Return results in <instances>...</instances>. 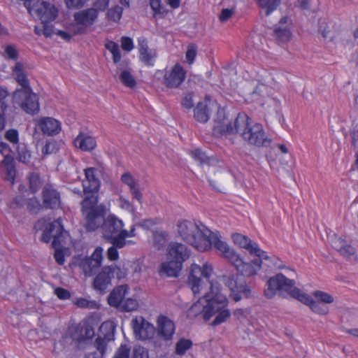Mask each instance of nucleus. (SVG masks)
<instances>
[{"instance_id": "nucleus-1", "label": "nucleus", "mask_w": 358, "mask_h": 358, "mask_svg": "<svg viewBox=\"0 0 358 358\" xmlns=\"http://www.w3.org/2000/svg\"><path fill=\"white\" fill-rule=\"evenodd\" d=\"M212 271V268L206 264L203 266L192 264L188 276V285L194 294H199L208 285L209 291L203 294L206 304L204 320L208 321L215 315L211 322V325L215 327L226 322L231 316V311L227 308L228 300L221 293L219 284L209 280Z\"/></svg>"}, {"instance_id": "nucleus-2", "label": "nucleus", "mask_w": 358, "mask_h": 358, "mask_svg": "<svg viewBox=\"0 0 358 358\" xmlns=\"http://www.w3.org/2000/svg\"><path fill=\"white\" fill-rule=\"evenodd\" d=\"M239 134L243 141L250 145L268 147L272 140L266 134L262 124L253 122L246 114L238 113L234 122L227 125L217 126L214 135L229 136Z\"/></svg>"}, {"instance_id": "nucleus-3", "label": "nucleus", "mask_w": 358, "mask_h": 358, "mask_svg": "<svg viewBox=\"0 0 358 358\" xmlns=\"http://www.w3.org/2000/svg\"><path fill=\"white\" fill-rule=\"evenodd\" d=\"M277 292L289 294L292 298L308 306L316 314L324 315L329 313V308L326 305L317 300H314L308 294L302 293L299 288L295 287L294 280L287 278L281 273L268 280L264 289V296L267 299H272L275 296Z\"/></svg>"}, {"instance_id": "nucleus-4", "label": "nucleus", "mask_w": 358, "mask_h": 358, "mask_svg": "<svg viewBox=\"0 0 358 358\" xmlns=\"http://www.w3.org/2000/svg\"><path fill=\"white\" fill-rule=\"evenodd\" d=\"M177 227L179 236L185 242L198 251H208L210 242L207 238L211 234V231L205 225L194 220H184L178 222Z\"/></svg>"}, {"instance_id": "nucleus-5", "label": "nucleus", "mask_w": 358, "mask_h": 358, "mask_svg": "<svg viewBox=\"0 0 358 358\" xmlns=\"http://www.w3.org/2000/svg\"><path fill=\"white\" fill-rule=\"evenodd\" d=\"M98 195H87L81 201V211L85 217V227L87 231H94L102 227L107 213L103 204L98 205Z\"/></svg>"}, {"instance_id": "nucleus-6", "label": "nucleus", "mask_w": 358, "mask_h": 358, "mask_svg": "<svg viewBox=\"0 0 358 358\" xmlns=\"http://www.w3.org/2000/svg\"><path fill=\"white\" fill-rule=\"evenodd\" d=\"M124 227L122 220L115 215H108L103 222L101 232L103 238L112 245L117 246L116 241L122 236Z\"/></svg>"}, {"instance_id": "nucleus-7", "label": "nucleus", "mask_w": 358, "mask_h": 358, "mask_svg": "<svg viewBox=\"0 0 358 358\" xmlns=\"http://www.w3.org/2000/svg\"><path fill=\"white\" fill-rule=\"evenodd\" d=\"M114 273L115 268L113 265L103 267L93 279V289L100 295L109 292L113 287L112 280L114 278Z\"/></svg>"}, {"instance_id": "nucleus-8", "label": "nucleus", "mask_w": 358, "mask_h": 358, "mask_svg": "<svg viewBox=\"0 0 358 358\" xmlns=\"http://www.w3.org/2000/svg\"><path fill=\"white\" fill-rule=\"evenodd\" d=\"M27 10L30 14L38 17L41 23L54 21L58 14V10L53 4L40 0L34 1V3Z\"/></svg>"}, {"instance_id": "nucleus-9", "label": "nucleus", "mask_w": 358, "mask_h": 358, "mask_svg": "<svg viewBox=\"0 0 358 358\" xmlns=\"http://www.w3.org/2000/svg\"><path fill=\"white\" fill-rule=\"evenodd\" d=\"M43 206L45 209H57L61 205L60 193L52 184H45L42 192Z\"/></svg>"}, {"instance_id": "nucleus-10", "label": "nucleus", "mask_w": 358, "mask_h": 358, "mask_svg": "<svg viewBox=\"0 0 358 358\" xmlns=\"http://www.w3.org/2000/svg\"><path fill=\"white\" fill-rule=\"evenodd\" d=\"M132 328L134 336L140 340L151 338L155 334V327L146 321L143 317H136L132 320Z\"/></svg>"}, {"instance_id": "nucleus-11", "label": "nucleus", "mask_w": 358, "mask_h": 358, "mask_svg": "<svg viewBox=\"0 0 358 358\" xmlns=\"http://www.w3.org/2000/svg\"><path fill=\"white\" fill-rule=\"evenodd\" d=\"M190 252L187 247L180 243L171 242L167 248V259L179 262L180 264L189 257Z\"/></svg>"}, {"instance_id": "nucleus-12", "label": "nucleus", "mask_w": 358, "mask_h": 358, "mask_svg": "<svg viewBox=\"0 0 358 358\" xmlns=\"http://www.w3.org/2000/svg\"><path fill=\"white\" fill-rule=\"evenodd\" d=\"M186 71L178 64H176L171 71L166 73L164 76V84L169 88H176L184 81Z\"/></svg>"}, {"instance_id": "nucleus-13", "label": "nucleus", "mask_w": 358, "mask_h": 358, "mask_svg": "<svg viewBox=\"0 0 358 358\" xmlns=\"http://www.w3.org/2000/svg\"><path fill=\"white\" fill-rule=\"evenodd\" d=\"M174 322L164 315H159L157 320V335L164 341H171L175 333Z\"/></svg>"}, {"instance_id": "nucleus-14", "label": "nucleus", "mask_w": 358, "mask_h": 358, "mask_svg": "<svg viewBox=\"0 0 358 358\" xmlns=\"http://www.w3.org/2000/svg\"><path fill=\"white\" fill-rule=\"evenodd\" d=\"M94 168H87L85 170L86 180L83 181V191L85 196L87 195H98L97 192L99 189L100 182L95 176Z\"/></svg>"}, {"instance_id": "nucleus-15", "label": "nucleus", "mask_w": 358, "mask_h": 358, "mask_svg": "<svg viewBox=\"0 0 358 358\" xmlns=\"http://www.w3.org/2000/svg\"><path fill=\"white\" fill-rule=\"evenodd\" d=\"M98 13L92 8L81 10L73 14V19L78 25L90 27L94 24L98 18Z\"/></svg>"}, {"instance_id": "nucleus-16", "label": "nucleus", "mask_w": 358, "mask_h": 358, "mask_svg": "<svg viewBox=\"0 0 358 358\" xmlns=\"http://www.w3.org/2000/svg\"><path fill=\"white\" fill-rule=\"evenodd\" d=\"M37 127L47 136L57 135L61 131V123L56 119L49 117L39 119Z\"/></svg>"}, {"instance_id": "nucleus-17", "label": "nucleus", "mask_w": 358, "mask_h": 358, "mask_svg": "<svg viewBox=\"0 0 358 358\" xmlns=\"http://www.w3.org/2000/svg\"><path fill=\"white\" fill-rule=\"evenodd\" d=\"M22 95L24 100L20 104L21 108L29 114L34 115L38 113L39 104L37 95L27 90L22 92Z\"/></svg>"}, {"instance_id": "nucleus-18", "label": "nucleus", "mask_w": 358, "mask_h": 358, "mask_svg": "<svg viewBox=\"0 0 358 358\" xmlns=\"http://www.w3.org/2000/svg\"><path fill=\"white\" fill-rule=\"evenodd\" d=\"M128 289L129 288L127 285H122L115 287L108 296V304L118 309L123 302Z\"/></svg>"}, {"instance_id": "nucleus-19", "label": "nucleus", "mask_w": 358, "mask_h": 358, "mask_svg": "<svg viewBox=\"0 0 358 358\" xmlns=\"http://www.w3.org/2000/svg\"><path fill=\"white\" fill-rule=\"evenodd\" d=\"M182 265L179 262L168 259L163 262L159 268V274L167 277H177L182 269Z\"/></svg>"}, {"instance_id": "nucleus-20", "label": "nucleus", "mask_w": 358, "mask_h": 358, "mask_svg": "<svg viewBox=\"0 0 358 358\" xmlns=\"http://www.w3.org/2000/svg\"><path fill=\"white\" fill-rule=\"evenodd\" d=\"M262 267V261L260 259H253L251 263L242 261V263L236 268L237 271L241 275L250 277L257 274V271Z\"/></svg>"}, {"instance_id": "nucleus-21", "label": "nucleus", "mask_w": 358, "mask_h": 358, "mask_svg": "<svg viewBox=\"0 0 358 358\" xmlns=\"http://www.w3.org/2000/svg\"><path fill=\"white\" fill-rule=\"evenodd\" d=\"M75 146L83 151H91L96 145L95 138L86 134L80 132L74 140Z\"/></svg>"}, {"instance_id": "nucleus-22", "label": "nucleus", "mask_w": 358, "mask_h": 358, "mask_svg": "<svg viewBox=\"0 0 358 358\" xmlns=\"http://www.w3.org/2000/svg\"><path fill=\"white\" fill-rule=\"evenodd\" d=\"M48 231L53 235V240L52 241V247L56 248V247L61 246L60 238L62 236L64 231L62 221L60 219H57L53 222L48 224L46 227Z\"/></svg>"}, {"instance_id": "nucleus-23", "label": "nucleus", "mask_w": 358, "mask_h": 358, "mask_svg": "<svg viewBox=\"0 0 358 358\" xmlns=\"http://www.w3.org/2000/svg\"><path fill=\"white\" fill-rule=\"evenodd\" d=\"M105 47L113 55V60L117 65V69H122L124 66L129 65V61L127 60H123L121 62V52L120 47L117 43L110 41L106 43Z\"/></svg>"}, {"instance_id": "nucleus-24", "label": "nucleus", "mask_w": 358, "mask_h": 358, "mask_svg": "<svg viewBox=\"0 0 358 358\" xmlns=\"http://www.w3.org/2000/svg\"><path fill=\"white\" fill-rule=\"evenodd\" d=\"M334 248L338 250L340 254L347 259H356L357 254L356 250L352 245L347 244L346 242L339 238L336 243Z\"/></svg>"}, {"instance_id": "nucleus-25", "label": "nucleus", "mask_w": 358, "mask_h": 358, "mask_svg": "<svg viewBox=\"0 0 358 358\" xmlns=\"http://www.w3.org/2000/svg\"><path fill=\"white\" fill-rule=\"evenodd\" d=\"M208 242H210L209 248L208 250H210L213 245L215 249L219 250L222 255L224 257L230 250L229 246L224 241H221L217 234H214L211 231V234L207 238Z\"/></svg>"}, {"instance_id": "nucleus-26", "label": "nucleus", "mask_w": 358, "mask_h": 358, "mask_svg": "<svg viewBox=\"0 0 358 358\" xmlns=\"http://www.w3.org/2000/svg\"><path fill=\"white\" fill-rule=\"evenodd\" d=\"M24 64L21 62H17L13 67L12 71L16 76V80L22 88L29 90V83L27 75L24 73Z\"/></svg>"}, {"instance_id": "nucleus-27", "label": "nucleus", "mask_w": 358, "mask_h": 358, "mask_svg": "<svg viewBox=\"0 0 358 358\" xmlns=\"http://www.w3.org/2000/svg\"><path fill=\"white\" fill-rule=\"evenodd\" d=\"M233 241L236 245H238L242 248L247 250L251 255V251H253V248H255L257 243L252 241L246 236H243L241 234H234L232 236Z\"/></svg>"}, {"instance_id": "nucleus-28", "label": "nucleus", "mask_w": 358, "mask_h": 358, "mask_svg": "<svg viewBox=\"0 0 358 358\" xmlns=\"http://www.w3.org/2000/svg\"><path fill=\"white\" fill-rule=\"evenodd\" d=\"M194 117L196 121L205 123L210 118V110L206 102H199L194 110Z\"/></svg>"}, {"instance_id": "nucleus-29", "label": "nucleus", "mask_w": 358, "mask_h": 358, "mask_svg": "<svg viewBox=\"0 0 358 358\" xmlns=\"http://www.w3.org/2000/svg\"><path fill=\"white\" fill-rule=\"evenodd\" d=\"M203 296L200 298L196 302L192 305L188 309L187 315L189 318H195L199 315H201L204 320V315L206 312V304Z\"/></svg>"}, {"instance_id": "nucleus-30", "label": "nucleus", "mask_w": 358, "mask_h": 358, "mask_svg": "<svg viewBox=\"0 0 358 358\" xmlns=\"http://www.w3.org/2000/svg\"><path fill=\"white\" fill-rule=\"evenodd\" d=\"M252 294L251 289L246 285L242 284L236 285L233 292H230V297L236 302H238L243 298H250Z\"/></svg>"}, {"instance_id": "nucleus-31", "label": "nucleus", "mask_w": 358, "mask_h": 358, "mask_svg": "<svg viewBox=\"0 0 358 358\" xmlns=\"http://www.w3.org/2000/svg\"><path fill=\"white\" fill-rule=\"evenodd\" d=\"M127 67L128 66H124L122 69H117L120 71L119 79L127 87L134 88L136 85V81L131 73L127 69Z\"/></svg>"}, {"instance_id": "nucleus-32", "label": "nucleus", "mask_w": 358, "mask_h": 358, "mask_svg": "<svg viewBox=\"0 0 358 358\" xmlns=\"http://www.w3.org/2000/svg\"><path fill=\"white\" fill-rule=\"evenodd\" d=\"M2 163L6 168V179L13 183L16 173L14 159L10 155H6Z\"/></svg>"}, {"instance_id": "nucleus-33", "label": "nucleus", "mask_w": 358, "mask_h": 358, "mask_svg": "<svg viewBox=\"0 0 358 358\" xmlns=\"http://www.w3.org/2000/svg\"><path fill=\"white\" fill-rule=\"evenodd\" d=\"M77 331L80 333V336L77 338L79 342L91 339L94 336V328L88 323L79 324L77 327Z\"/></svg>"}, {"instance_id": "nucleus-34", "label": "nucleus", "mask_w": 358, "mask_h": 358, "mask_svg": "<svg viewBox=\"0 0 358 358\" xmlns=\"http://www.w3.org/2000/svg\"><path fill=\"white\" fill-rule=\"evenodd\" d=\"M106 18L108 21L119 22L123 13V6L115 5L106 10Z\"/></svg>"}, {"instance_id": "nucleus-35", "label": "nucleus", "mask_w": 358, "mask_h": 358, "mask_svg": "<svg viewBox=\"0 0 358 358\" xmlns=\"http://www.w3.org/2000/svg\"><path fill=\"white\" fill-rule=\"evenodd\" d=\"M259 7L265 10V15L268 16L276 10L280 3V0H255Z\"/></svg>"}, {"instance_id": "nucleus-36", "label": "nucleus", "mask_w": 358, "mask_h": 358, "mask_svg": "<svg viewBox=\"0 0 358 358\" xmlns=\"http://www.w3.org/2000/svg\"><path fill=\"white\" fill-rule=\"evenodd\" d=\"M150 6L155 17H164L168 13L165 6L162 5L161 0H150Z\"/></svg>"}, {"instance_id": "nucleus-37", "label": "nucleus", "mask_w": 358, "mask_h": 358, "mask_svg": "<svg viewBox=\"0 0 358 358\" xmlns=\"http://www.w3.org/2000/svg\"><path fill=\"white\" fill-rule=\"evenodd\" d=\"M27 178L29 180V189H30L31 192L33 194L38 192V190L39 189V188L41 187V186L42 185V182H41L39 174L37 173H34V172L30 173L28 175Z\"/></svg>"}, {"instance_id": "nucleus-38", "label": "nucleus", "mask_w": 358, "mask_h": 358, "mask_svg": "<svg viewBox=\"0 0 358 358\" xmlns=\"http://www.w3.org/2000/svg\"><path fill=\"white\" fill-rule=\"evenodd\" d=\"M192 346V342L189 339L180 338L176 345V353L183 355Z\"/></svg>"}, {"instance_id": "nucleus-39", "label": "nucleus", "mask_w": 358, "mask_h": 358, "mask_svg": "<svg viewBox=\"0 0 358 358\" xmlns=\"http://www.w3.org/2000/svg\"><path fill=\"white\" fill-rule=\"evenodd\" d=\"M17 159L19 162L28 164L30 162L31 159V153L27 150V147L24 144H20L17 145Z\"/></svg>"}, {"instance_id": "nucleus-40", "label": "nucleus", "mask_w": 358, "mask_h": 358, "mask_svg": "<svg viewBox=\"0 0 358 358\" xmlns=\"http://www.w3.org/2000/svg\"><path fill=\"white\" fill-rule=\"evenodd\" d=\"M27 209L31 214H37L43 208L36 197H32L27 200Z\"/></svg>"}, {"instance_id": "nucleus-41", "label": "nucleus", "mask_w": 358, "mask_h": 358, "mask_svg": "<svg viewBox=\"0 0 358 358\" xmlns=\"http://www.w3.org/2000/svg\"><path fill=\"white\" fill-rule=\"evenodd\" d=\"M313 295L316 300L324 305L332 303L334 301V298L332 295L323 291L316 290L313 292Z\"/></svg>"}, {"instance_id": "nucleus-42", "label": "nucleus", "mask_w": 358, "mask_h": 358, "mask_svg": "<svg viewBox=\"0 0 358 358\" xmlns=\"http://www.w3.org/2000/svg\"><path fill=\"white\" fill-rule=\"evenodd\" d=\"M138 306V301L132 298L124 299L118 309L122 312H131L137 309Z\"/></svg>"}, {"instance_id": "nucleus-43", "label": "nucleus", "mask_w": 358, "mask_h": 358, "mask_svg": "<svg viewBox=\"0 0 358 358\" xmlns=\"http://www.w3.org/2000/svg\"><path fill=\"white\" fill-rule=\"evenodd\" d=\"M192 157L201 165L209 164L210 158L206 155L201 149H195L192 151Z\"/></svg>"}, {"instance_id": "nucleus-44", "label": "nucleus", "mask_w": 358, "mask_h": 358, "mask_svg": "<svg viewBox=\"0 0 358 358\" xmlns=\"http://www.w3.org/2000/svg\"><path fill=\"white\" fill-rule=\"evenodd\" d=\"M140 53V59L141 61L145 63L148 66L153 65V59L156 57L157 54L155 51H153L150 49L146 50V51H143Z\"/></svg>"}, {"instance_id": "nucleus-45", "label": "nucleus", "mask_w": 358, "mask_h": 358, "mask_svg": "<svg viewBox=\"0 0 358 358\" xmlns=\"http://www.w3.org/2000/svg\"><path fill=\"white\" fill-rule=\"evenodd\" d=\"M232 265L235 266L236 268L242 263L243 259L241 256L236 253L234 250L231 249L224 256Z\"/></svg>"}, {"instance_id": "nucleus-46", "label": "nucleus", "mask_w": 358, "mask_h": 358, "mask_svg": "<svg viewBox=\"0 0 358 358\" xmlns=\"http://www.w3.org/2000/svg\"><path fill=\"white\" fill-rule=\"evenodd\" d=\"M135 228L133 227L130 231H127L123 228L122 233L121 234V236L118 240L116 241V244L119 248H124L127 244L126 238L127 237H133L135 236Z\"/></svg>"}, {"instance_id": "nucleus-47", "label": "nucleus", "mask_w": 358, "mask_h": 358, "mask_svg": "<svg viewBox=\"0 0 358 358\" xmlns=\"http://www.w3.org/2000/svg\"><path fill=\"white\" fill-rule=\"evenodd\" d=\"M274 36L282 41H287L289 39L290 32L287 28H281L275 26L273 29Z\"/></svg>"}, {"instance_id": "nucleus-48", "label": "nucleus", "mask_w": 358, "mask_h": 358, "mask_svg": "<svg viewBox=\"0 0 358 358\" xmlns=\"http://www.w3.org/2000/svg\"><path fill=\"white\" fill-rule=\"evenodd\" d=\"M95 262L91 259H86L83 264V268L85 273L87 275H92L95 269L101 266V265H96L94 264Z\"/></svg>"}, {"instance_id": "nucleus-49", "label": "nucleus", "mask_w": 358, "mask_h": 358, "mask_svg": "<svg viewBox=\"0 0 358 358\" xmlns=\"http://www.w3.org/2000/svg\"><path fill=\"white\" fill-rule=\"evenodd\" d=\"M110 1V0H95L91 8L95 10L99 14V12H103L107 10Z\"/></svg>"}, {"instance_id": "nucleus-50", "label": "nucleus", "mask_w": 358, "mask_h": 358, "mask_svg": "<svg viewBox=\"0 0 358 358\" xmlns=\"http://www.w3.org/2000/svg\"><path fill=\"white\" fill-rule=\"evenodd\" d=\"M121 180L124 184L127 185L129 187V189L132 188L134 189V187L138 185L131 173L128 172L122 175Z\"/></svg>"}, {"instance_id": "nucleus-51", "label": "nucleus", "mask_w": 358, "mask_h": 358, "mask_svg": "<svg viewBox=\"0 0 358 358\" xmlns=\"http://www.w3.org/2000/svg\"><path fill=\"white\" fill-rule=\"evenodd\" d=\"M5 138L13 144H18L19 134L15 129H10L6 131Z\"/></svg>"}, {"instance_id": "nucleus-52", "label": "nucleus", "mask_w": 358, "mask_h": 358, "mask_svg": "<svg viewBox=\"0 0 358 358\" xmlns=\"http://www.w3.org/2000/svg\"><path fill=\"white\" fill-rule=\"evenodd\" d=\"M130 348L127 345H121L117 350L113 358H129Z\"/></svg>"}, {"instance_id": "nucleus-53", "label": "nucleus", "mask_w": 358, "mask_h": 358, "mask_svg": "<svg viewBox=\"0 0 358 358\" xmlns=\"http://www.w3.org/2000/svg\"><path fill=\"white\" fill-rule=\"evenodd\" d=\"M76 305L82 308L92 309L96 308V302L92 301H88L84 298L78 299Z\"/></svg>"}, {"instance_id": "nucleus-54", "label": "nucleus", "mask_w": 358, "mask_h": 358, "mask_svg": "<svg viewBox=\"0 0 358 358\" xmlns=\"http://www.w3.org/2000/svg\"><path fill=\"white\" fill-rule=\"evenodd\" d=\"M8 96V92L6 89L0 87V111H6L8 108L6 98Z\"/></svg>"}, {"instance_id": "nucleus-55", "label": "nucleus", "mask_w": 358, "mask_h": 358, "mask_svg": "<svg viewBox=\"0 0 358 358\" xmlns=\"http://www.w3.org/2000/svg\"><path fill=\"white\" fill-rule=\"evenodd\" d=\"M5 55L8 59L17 60L18 58V52L16 48L12 45H8L5 48Z\"/></svg>"}, {"instance_id": "nucleus-56", "label": "nucleus", "mask_w": 358, "mask_h": 358, "mask_svg": "<svg viewBox=\"0 0 358 358\" xmlns=\"http://www.w3.org/2000/svg\"><path fill=\"white\" fill-rule=\"evenodd\" d=\"M132 358H149L148 352L142 346H136L133 350Z\"/></svg>"}, {"instance_id": "nucleus-57", "label": "nucleus", "mask_w": 358, "mask_h": 358, "mask_svg": "<svg viewBox=\"0 0 358 358\" xmlns=\"http://www.w3.org/2000/svg\"><path fill=\"white\" fill-rule=\"evenodd\" d=\"M223 282L224 285L228 287L231 292L234 291V289L236 287L237 282L235 279V277L234 275H224L222 277Z\"/></svg>"}, {"instance_id": "nucleus-58", "label": "nucleus", "mask_w": 358, "mask_h": 358, "mask_svg": "<svg viewBox=\"0 0 358 358\" xmlns=\"http://www.w3.org/2000/svg\"><path fill=\"white\" fill-rule=\"evenodd\" d=\"M181 104L182 107L187 109H191L194 106L193 93H187L182 98L181 101Z\"/></svg>"}, {"instance_id": "nucleus-59", "label": "nucleus", "mask_w": 358, "mask_h": 358, "mask_svg": "<svg viewBox=\"0 0 358 358\" xmlns=\"http://www.w3.org/2000/svg\"><path fill=\"white\" fill-rule=\"evenodd\" d=\"M196 55V47L194 45H190L186 52V59L189 64H192Z\"/></svg>"}, {"instance_id": "nucleus-60", "label": "nucleus", "mask_w": 358, "mask_h": 358, "mask_svg": "<svg viewBox=\"0 0 358 358\" xmlns=\"http://www.w3.org/2000/svg\"><path fill=\"white\" fill-rule=\"evenodd\" d=\"M121 46L124 50L127 52L131 51L134 48V43L132 39L127 36L122 37Z\"/></svg>"}, {"instance_id": "nucleus-61", "label": "nucleus", "mask_w": 358, "mask_h": 358, "mask_svg": "<svg viewBox=\"0 0 358 358\" xmlns=\"http://www.w3.org/2000/svg\"><path fill=\"white\" fill-rule=\"evenodd\" d=\"M94 345L96 350H99L102 355H103L107 345L105 338H101L99 336L96 339Z\"/></svg>"}, {"instance_id": "nucleus-62", "label": "nucleus", "mask_w": 358, "mask_h": 358, "mask_svg": "<svg viewBox=\"0 0 358 358\" xmlns=\"http://www.w3.org/2000/svg\"><path fill=\"white\" fill-rule=\"evenodd\" d=\"M251 255L257 256L258 257L257 259H260L262 262V260L270 259V257L267 255L266 252L259 248L258 244L255 246V248H253V251H251Z\"/></svg>"}, {"instance_id": "nucleus-63", "label": "nucleus", "mask_w": 358, "mask_h": 358, "mask_svg": "<svg viewBox=\"0 0 358 358\" xmlns=\"http://www.w3.org/2000/svg\"><path fill=\"white\" fill-rule=\"evenodd\" d=\"M55 294L59 299L62 300H66L71 297L69 291L62 287H57L55 289Z\"/></svg>"}, {"instance_id": "nucleus-64", "label": "nucleus", "mask_w": 358, "mask_h": 358, "mask_svg": "<svg viewBox=\"0 0 358 358\" xmlns=\"http://www.w3.org/2000/svg\"><path fill=\"white\" fill-rule=\"evenodd\" d=\"M351 144L356 148L358 146V124L353 127L350 131Z\"/></svg>"}]
</instances>
